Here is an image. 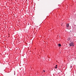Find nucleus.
Here are the masks:
<instances>
[{
    "instance_id": "nucleus-9",
    "label": "nucleus",
    "mask_w": 76,
    "mask_h": 76,
    "mask_svg": "<svg viewBox=\"0 0 76 76\" xmlns=\"http://www.w3.org/2000/svg\"><path fill=\"white\" fill-rule=\"evenodd\" d=\"M56 66H55V69H56Z\"/></svg>"
},
{
    "instance_id": "nucleus-1",
    "label": "nucleus",
    "mask_w": 76,
    "mask_h": 76,
    "mask_svg": "<svg viewBox=\"0 0 76 76\" xmlns=\"http://www.w3.org/2000/svg\"><path fill=\"white\" fill-rule=\"evenodd\" d=\"M69 46L73 47L75 46V43H73V42H71L69 43Z\"/></svg>"
},
{
    "instance_id": "nucleus-7",
    "label": "nucleus",
    "mask_w": 76,
    "mask_h": 76,
    "mask_svg": "<svg viewBox=\"0 0 76 76\" xmlns=\"http://www.w3.org/2000/svg\"><path fill=\"white\" fill-rule=\"evenodd\" d=\"M72 66H71L70 68H72Z\"/></svg>"
},
{
    "instance_id": "nucleus-5",
    "label": "nucleus",
    "mask_w": 76,
    "mask_h": 76,
    "mask_svg": "<svg viewBox=\"0 0 76 76\" xmlns=\"http://www.w3.org/2000/svg\"><path fill=\"white\" fill-rule=\"evenodd\" d=\"M70 38H68V41H70Z\"/></svg>"
},
{
    "instance_id": "nucleus-6",
    "label": "nucleus",
    "mask_w": 76,
    "mask_h": 76,
    "mask_svg": "<svg viewBox=\"0 0 76 76\" xmlns=\"http://www.w3.org/2000/svg\"><path fill=\"white\" fill-rule=\"evenodd\" d=\"M43 71L44 72H45V70H43Z\"/></svg>"
},
{
    "instance_id": "nucleus-8",
    "label": "nucleus",
    "mask_w": 76,
    "mask_h": 76,
    "mask_svg": "<svg viewBox=\"0 0 76 76\" xmlns=\"http://www.w3.org/2000/svg\"><path fill=\"white\" fill-rule=\"evenodd\" d=\"M8 37H10V36H8Z\"/></svg>"
},
{
    "instance_id": "nucleus-2",
    "label": "nucleus",
    "mask_w": 76,
    "mask_h": 76,
    "mask_svg": "<svg viewBox=\"0 0 76 76\" xmlns=\"http://www.w3.org/2000/svg\"><path fill=\"white\" fill-rule=\"evenodd\" d=\"M66 26L67 28H69V23H67L66 25Z\"/></svg>"
},
{
    "instance_id": "nucleus-4",
    "label": "nucleus",
    "mask_w": 76,
    "mask_h": 76,
    "mask_svg": "<svg viewBox=\"0 0 76 76\" xmlns=\"http://www.w3.org/2000/svg\"><path fill=\"white\" fill-rule=\"evenodd\" d=\"M56 67H55L56 69H57V65H56Z\"/></svg>"
},
{
    "instance_id": "nucleus-3",
    "label": "nucleus",
    "mask_w": 76,
    "mask_h": 76,
    "mask_svg": "<svg viewBox=\"0 0 76 76\" xmlns=\"http://www.w3.org/2000/svg\"><path fill=\"white\" fill-rule=\"evenodd\" d=\"M58 47H61V44H58Z\"/></svg>"
}]
</instances>
